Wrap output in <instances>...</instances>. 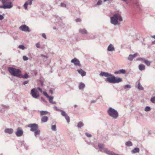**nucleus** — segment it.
I'll return each instance as SVG.
<instances>
[{"label": "nucleus", "instance_id": "obj_25", "mask_svg": "<svg viewBox=\"0 0 155 155\" xmlns=\"http://www.w3.org/2000/svg\"><path fill=\"white\" fill-rule=\"evenodd\" d=\"M48 98L49 99V102L51 104H55V102L53 101V97L51 96H49Z\"/></svg>", "mask_w": 155, "mask_h": 155}, {"label": "nucleus", "instance_id": "obj_32", "mask_svg": "<svg viewBox=\"0 0 155 155\" xmlns=\"http://www.w3.org/2000/svg\"><path fill=\"white\" fill-rule=\"evenodd\" d=\"M84 126V124L82 122H80L78 124L77 126L78 127L80 128Z\"/></svg>", "mask_w": 155, "mask_h": 155}, {"label": "nucleus", "instance_id": "obj_21", "mask_svg": "<svg viewBox=\"0 0 155 155\" xmlns=\"http://www.w3.org/2000/svg\"><path fill=\"white\" fill-rule=\"evenodd\" d=\"M85 85L82 82H80L78 87L79 89L80 90H81L84 88Z\"/></svg>", "mask_w": 155, "mask_h": 155}, {"label": "nucleus", "instance_id": "obj_50", "mask_svg": "<svg viewBox=\"0 0 155 155\" xmlns=\"http://www.w3.org/2000/svg\"><path fill=\"white\" fill-rule=\"evenodd\" d=\"M37 89L41 93H43V91H42V90L39 87L37 88Z\"/></svg>", "mask_w": 155, "mask_h": 155}, {"label": "nucleus", "instance_id": "obj_11", "mask_svg": "<svg viewBox=\"0 0 155 155\" xmlns=\"http://www.w3.org/2000/svg\"><path fill=\"white\" fill-rule=\"evenodd\" d=\"M101 76H104L106 77L110 78L111 76H112V74L109 73L107 72H101L100 74Z\"/></svg>", "mask_w": 155, "mask_h": 155}, {"label": "nucleus", "instance_id": "obj_57", "mask_svg": "<svg viewBox=\"0 0 155 155\" xmlns=\"http://www.w3.org/2000/svg\"><path fill=\"white\" fill-rule=\"evenodd\" d=\"M41 99L44 102H46V101H45V99L43 97H41Z\"/></svg>", "mask_w": 155, "mask_h": 155}, {"label": "nucleus", "instance_id": "obj_15", "mask_svg": "<svg viewBox=\"0 0 155 155\" xmlns=\"http://www.w3.org/2000/svg\"><path fill=\"white\" fill-rule=\"evenodd\" d=\"M103 150L105 153L109 155H114V153L108 150L107 148L104 149Z\"/></svg>", "mask_w": 155, "mask_h": 155}, {"label": "nucleus", "instance_id": "obj_7", "mask_svg": "<svg viewBox=\"0 0 155 155\" xmlns=\"http://www.w3.org/2000/svg\"><path fill=\"white\" fill-rule=\"evenodd\" d=\"M2 3L3 5H4L5 6H10L9 8H8V9L11 8L13 7L12 3L10 0H2Z\"/></svg>", "mask_w": 155, "mask_h": 155}, {"label": "nucleus", "instance_id": "obj_35", "mask_svg": "<svg viewBox=\"0 0 155 155\" xmlns=\"http://www.w3.org/2000/svg\"><path fill=\"white\" fill-rule=\"evenodd\" d=\"M10 7L9 6H5L4 5H3L2 6H0V8H3L4 9H7L8 8H9Z\"/></svg>", "mask_w": 155, "mask_h": 155}, {"label": "nucleus", "instance_id": "obj_28", "mask_svg": "<svg viewBox=\"0 0 155 155\" xmlns=\"http://www.w3.org/2000/svg\"><path fill=\"white\" fill-rule=\"evenodd\" d=\"M124 87L126 91H128L131 88V87L129 84H127L124 86Z\"/></svg>", "mask_w": 155, "mask_h": 155}, {"label": "nucleus", "instance_id": "obj_14", "mask_svg": "<svg viewBox=\"0 0 155 155\" xmlns=\"http://www.w3.org/2000/svg\"><path fill=\"white\" fill-rule=\"evenodd\" d=\"M4 132L6 133L11 134L13 133V130L12 128H7L4 130Z\"/></svg>", "mask_w": 155, "mask_h": 155}, {"label": "nucleus", "instance_id": "obj_54", "mask_svg": "<svg viewBox=\"0 0 155 155\" xmlns=\"http://www.w3.org/2000/svg\"><path fill=\"white\" fill-rule=\"evenodd\" d=\"M28 83V81H25L23 83V84L24 85H25L27 84Z\"/></svg>", "mask_w": 155, "mask_h": 155}, {"label": "nucleus", "instance_id": "obj_47", "mask_svg": "<svg viewBox=\"0 0 155 155\" xmlns=\"http://www.w3.org/2000/svg\"><path fill=\"white\" fill-rule=\"evenodd\" d=\"M55 109L57 111H61V112L63 110L61 109H59L57 108V107L56 106H54Z\"/></svg>", "mask_w": 155, "mask_h": 155}, {"label": "nucleus", "instance_id": "obj_5", "mask_svg": "<svg viewBox=\"0 0 155 155\" xmlns=\"http://www.w3.org/2000/svg\"><path fill=\"white\" fill-rule=\"evenodd\" d=\"M31 94L34 98L38 99L39 97V92L35 88H33L31 90Z\"/></svg>", "mask_w": 155, "mask_h": 155}, {"label": "nucleus", "instance_id": "obj_20", "mask_svg": "<svg viewBox=\"0 0 155 155\" xmlns=\"http://www.w3.org/2000/svg\"><path fill=\"white\" fill-rule=\"evenodd\" d=\"M79 32L82 34H86L87 33V31L84 29H80L79 30Z\"/></svg>", "mask_w": 155, "mask_h": 155}, {"label": "nucleus", "instance_id": "obj_18", "mask_svg": "<svg viewBox=\"0 0 155 155\" xmlns=\"http://www.w3.org/2000/svg\"><path fill=\"white\" fill-rule=\"evenodd\" d=\"M137 83V88L139 90H143V87L141 85L139 81H138Z\"/></svg>", "mask_w": 155, "mask_h": 155}, {"label": "nucleus", "instance_id": "obj_22", "mask_svg": "<svg viewBox=\"0 0 155 155\" xmlns=\"http://www.w3.org/2000/svg\"><path fill=\"white\" fill-rule=\"evenodd\" d=\"M61 114L62 116L65 117L67 121L68 122V117H67V114L63 110H62L61 112Z\"/></svg>", "mask_w": 155, "mask_h": 155}, {"label": "nucleus", "instance_id": "obj_8", "mask_svg": "<svg viewBox=\"0 0 155 155\" xmlns=\"http://www.w3.org/2000/svg\"><path fill=\"white\" fill-rule=\"evenodd\" d=\"M23 132L22 129L20 127L17 128V130L15 133V134L18 137H20L22 136Z\"/></svg>", "mask_w": 155, "mask_h": 155}, {"label": "nucleus", "instance_id": "obj_2", "mask_svg": "<svg viewBox=\"0 0 155 155\" xmlns=\"http://www.w3.org/2000/svg\"><path fill=\"white\" fill-rule=\"evenodd\" d=\"M8 71L12 75L21 78V71L20 69H17L12 67H9Z\"/></svg>", "mask_w": 155, "mask_h": 155}, {"label": "nucleus", "instance_id": "obj_24", "mask_svg": "<svg viewBox=\"0 0 155 155\" xmlns=\"http://www.w3.org/2000/svg\"><path fill=\"white\" fill-rule=\"evenodd\" d=\"M98 147H99L100 151L102 152L103 151V150L102 149V148H103L104 147V144L102 143H99L98 144Z\"/></svg>", "mask_w": 155, "mask_h": 155}, {"label": "nucleus", "instance_id": "obj_41", "mask_svg": "<svg viewBox=\"0 0 155 155\" xmlns=\"http://www.w3.org/2000/svg\"><path fill=\"white\" fill-rule=\"evenodd\" d=\"M18 48H19L23 50H24L25 49V47L24 45H20L18 47Z\"/></svg>", "mask_w": 155, "mask_h": 155}, {"label": "nucleus", "instance_id": "obj_29", "mask_svg": "<svg viewBox=\"0 0 155 155\" xmlns=\"http://www.w3.org/2000/svg\"><path fill=\"white\" fill-rule=\"evenodd\" d=\"M48 113V112L45 110H41L40 111V115L42 116L47 114Z\"/></svg>", "mask_w": 155, "mask_h": 155}, {"label": "nucleus", "instance_id": "obj_36", "mask_svg": "<svg viewBox=\"0 0 155 155\" xmlns=\"http://www.w3.org/2000/svg\"><path fill=\"white\" fill-rule=\"evenodd\" d=\"M119 72L120 74H125L126 73V71L124 69H122L119 70Z\"/></svg>", "mask_w": 155, "mask_h": 155}, {"label": "nucleus", "instance_id": "obj_59", "mask_svg": "<svg viewBox=\"0 0 155 155\" xmlns=\"http://www.w3.org/2000/svg\"><path fill=\"white\" fill-rule=\"evenodd\" d=\"M77 107V105L76 104H75L74 105V108H76Z\"/></svg>", "mask_w": 155, "mask_h": 155}, {"label": "nucleus", "instance_id": "obj_23", "mask_svg": "<svg viewBox=\"0 0 155 155\" xmlns=\"http://www.w3.org/2000/svg\"><path fill=\"white\" fill-rule=\"evenodd\" d=\"M138 68L140 71H143L145 69V67L144 65L140 64L139 65Z\"/></svg>", "mask_w": 155, "mask_h": 155}, {"label": "nucleus", "instance_id": "obj_31", "mask_svg": "<svg viewBox=\"0 0 155 155\" xmlns=\"http://www.w3.org/2000/svg\"><path fill=\"white\" fill-rule=\"evenodd\" d=\"M125 144L127 146H131L133 145L132 142L130 141H128L126 142Z\"/></svg>", "mask_w": 155, "mask_h": 155}, {"label": "nucleus", "instance_id": "obj_6", "mask_svg": "<svg viewBox=\"0 0 155 155\" xmlns=\"http://www.w3.org/2000/svg\"><path fill=\"white\" fill-rule=\"evenodd\" d=\"M28 127L31 128L30 130L32 132L35 131L38 128V124H30L28 125Z\"/></svg>", "mask_w": 155, "mask_h": 155}, {"label": "nucleus", "instance_id": "obj_3", "mask_svg": "<svg viewBox=\"0 0 155 155\" xmlns=\"http://www.w3.org/2000/svg\"><path fill=\"white\" fill-rule=\"evenodd\" d=\"M106 82H108L111 83H117L121 82L122 79L118 77H115L112 74L110 78H107L105 79Z\"/></svg>", "mask_w": 155, "mask_h": 155}, {"label": "nucleus", "instance_id": "obj_1", "mask_svg": "<svg viewBox=\"0 0 155 155\" xmlns=\"http://www.w3.org/2000/svg\"><path fill=\"white\" fill-rule=\"evenodd\" d=\"M123 19L120 15L118 13L114 14L110 18V23L114 25H116L118 23V21H122Z\"/></svg>", "mask_w": 155, "mask_h": 155}, {"label": "nucleus", "instance_id": "obj_45", "mask_svg": "<svg viewBox=\"0 0 155 155\" xmlns=\"http://www.w3.org/2000/svg\"><path fill=\"white\" fill-rule=\"evenodd\" d=\"M23 59L24 61H27L28 59V58L25 56H23Z\"/></svg>", "mask_w": 155, "mask_h": 155}, {"label": "nucleus", "instance_id": "obj_33", "mask_svg": "<svg viewBox=\"0 0 155 155\" xmlns=\"http://www.w3.org/2000/svg\"><path fill=\"white\" fill-rule=\"evenodd\" d=\"M144 63L147 66H149L150 65L151 62L150 61L146 60Z\"/></svg>", "mask_w": 155, "mask_h": 155}, {"label": "nucleus", "instance_id": "obj_9", "mask_svg": "<svg viewBox=\"0 0 155 155\" xmlns=\"http://www.w3.org/2000/svg\"><path fill=\"white\" fill-rule=\"evenodd\" d=\"M19 29L22 31L26 32H30V30L28 27L25 25H22L19 28Z\"/></svg>", "mask_w": 155, "mask_h": 155}, {"label": "nucleus", "instance_id": "obj_63", "mask_svg": "<svg viewBox=\"0 0 155 155\" xmlns=\"http://www.w3.org/2000/svg\"><path fill=\"white\" fill-rule=\"evenodd\" d=\"M68 123L70 121V118H69V117H68Z\"/></svg>", "mask_w": 155, "mask_h": 155}, {"label": "nucleus", "instance_id": "obj_40", "mask_svg": "<svg viewBox=\"0 0 155 155\" xmlns=\"http://www.w3.org/2000/svg\"><path fill=\"white\" fill-rule=\"evenodd\" d=\"M28 75L27 73H25L24 76H22L21 75V78H27L28 77Z\"/></svg>", "mask_w": 155, "mask_h": 155}, {"label": "nucleus", "instance_id": "obj_27", "mask_svg": "<svg viewBox=\"0 0 155 155\" xmlns=\"http://www.w3.org/2000/svg\"><path fill=\"white\" fill-rule=\"evenodd\" d=\"M34 135L36 137H37L38 135H39L40 133V131L39 130L37 129L34 131Z\"/></svg>", "mask_w": 155, "mask_h": 155}, {"label": "nucleus", "instance_id": "obj_55", "mask_svg": "<svg viewBox=\"0 0 155 155\" xmlns=\"http://www.w3.org/2000/svg\"><path fill=\"white\" fill-rule=\"evenodd\" d=\"M25 149L27 150L28 149V147H29V146L27 145H26L25 144Z\"/></svg>", "mask_w": 155, "mask_h": 155}, {"label": "nucleus", "instance_id": "obj_37", "mask_svg": "<svg viewBox=\"0 0 155 155\" xmlns=\"http://www.w3.org/2000/svg\"><path fill=\"white\" fill-rule=\"evenodd\" d=\"M150 110V108L149 106H146L144 109V110L146 111H148Z\"/></svg>", "mask_w": 155, "mask_h": 155}, {"label": "nucleus", "instance_id": "obj_64", "mask_svg": "<svg viewBox=\"0 0 155 155\" xmlns=\"http://www.w3.org/2000/svg\"><path fill=\"white\" fill-rule=\"evenodd\" d=\"M53 29H54V30H55V29H56V28H55V27H53Z\"/></svg>", "mask_w": 155, "mask_h": 155}, {"label": "nucleus", "instance_id": "obj_16", "mask_svg": "<svg viewBox=\"0 0 155 155\" xmlns=\"http://www.w3.org/2000/svg\"><path fill=\"white\" fill-rule=\"evenodd\" d=\"M137 55V54L135 53L134 54H130L127 58V59L128 60L131 61L133 60V59L135 58Z\"/></svg>", "mask_w": 155, "mask_h": 155}, {"label": "nucleus", "instance_id": "obj_60", "mask_svg": "<svg viewBox=\"0 0 155 155\" xmlns=\"http://www.w3.org/2000/svg\"><path fill=\"white\" fill-rule=\"evenodd\" d=\"M151 37H152L154 38L155 39V35L152 36Z\"/></svg>", "mask_w": 155, "mask_h": 155}, {"label": "nucleus", "instance_id": "obj_12", "mask_svg": "<svg viewBox=\"0 0 155 155\" xmlns=\"http://www.w3.org/2000/svg\"><path fill=\"white\" fill-rule=\"evenodd\" d=\"M33 0H28V1L25 2L24 5V7L25 10H28L27 5H31L32 4Z\"/></svg>", "mask_w": 155, "mask_h": 155}, {"label": "nucleus", "instance_id": "obj_30", "mask_svg": "<svg viewBox=\"0 0 155 155\" xmlns=\"http://www.w3.org/2000/svg\"><path fill=\"white\" fill-rule=\"evenodd\" d=\"M51 130L53 131H56L57 130V129L56 125H52L51 127Z\"/></svg>", "mask_w": 155, "mask_h": 155}, {"label": "nucleus", "instance_id": "obj_19", "mask_svg": "<svg viewBox=\"0 0 155 155\" xmlns=\"http://www.w3.org/2000/svg\"><path fill=\"white\" fill-rule=\"evenodd\" d=\"M48 120V117L46 116H44L41 118V121L42 123H45Z\"/></svg>", "mask_w": 155, "mask_h": 155}, {"label": "nucleus", "instance_id": "obj_53", "mask_svg": "<svg viewBox=\"0 0 155 155\" xmlns=\"http://www.w3.org/2000/svg\"><path fill=\"white\" fill-rule=\"evenodd\" d=\"M42 36L45 39L46 38V35H45V34H42Z\"/></svg>", "mask_w": 155, "mask_h": 155}, {"label": "nucleus", "instance_id": "obj_52", "mask_svg": "<svg viewBox=\"0 0 155 155\" xmlns=\"http://www.w3.org/2000/svg\"><path fill=\"white\" fill-rule=\"evenodd\" d=\"M114 73L115 74H120V72H119V70L118 71H117L114 72Z\"/></svg>", "mask_w": 155, "mask_h": 155}, {"label": "nucleus", "instance_id": "obj_34", "mask_svg": "<svg viewBox=\"0 0 155 155\" xmlns=\"http://www.w3.org/2000/svg\"><path fill=\"white\" fill-rule=\"evenodd\" d=\"M41 57L43 58V60L45 61H46L48 58L47 56L42 54H41Z\"/></svg>", "mask_w": 155, "mask_h": 155}, {"label": "nucleus", "instance_id": "obj_56", "mask_svg": "<svg viewBox=\"0 0 155 155\" xmlns=\"http://www.w3.org/2000/svg\"><path fill=\"white\" fill-rule=\"evenodd\" d=\"M96 101V100H93L91 101V104L94 103H95Z\"/></svg>", "mask_w": 155, "mask_h": 155}, {"label": "nucleus", "instance_id": "obj_39", "mask_svg": "<svg viewBox=\"0 0 155 155\" xmlns=\"http://www.w3.org/2000/svg\"><path fill=\"white\" fill-rule=\"evenodd\" d=\"M146 59L143 58H138L137 59L138 61H143L144 63Z\"/></svg>", "mask_w": 155, "mask_h": 155}, {"label": "nucleus", "instance_id": "obj_17", "mask_svg": "<svg viewBox=\"0 0 155 155\" xmlns=\"http://www.w3.org/2000/svg\"><path fill=\"white\" fill-rule=\"evenodd\" d=\"M77 71L82 76H84L86 75V72L81 69L77 70Z\"/></svg>", "mask_w": 155, "mask_h": 155}, {"label": "nucleus", "instance_id": "obj_48", "mask_svg": "<svg viewBox=\"0 0 155 155\" xmlns=\"http://www.w3.org/2000/svg\"><path fill=\"white\" fill-rule=\"evenodd\" d=\"M86 135L88 137H91L92 136L91 135L88 134L87 133H85Z\"/></svg>", "mask_w": 155, "mask_h": 155}, {"label": "nucleus", "instance_id": "obj_46", "mask_svg": "<svg viewBox=\"0 0 155 155\" xmlns=\"http://www.w3.org/2000/svg\"><path fill=\"white\" fill-rule=\"evenodd\" d=\"M102 1L101 0H99L97 3V5H100L102 4Z\"/></svg>", "mask_w": 155, "mask_h": 155}, {"label": "nucleus", "instance_id": "obj_26", "mask_svg": "<svg viewBox=\"0 0 155 155\" xmlns=\"http://www.w3.org/2000/svg\"><path fill=\"white\" fill-rule=\"evenodd\" d=\"M139 149L138 148L135 147L132 150V152L133 153H136L139 152Z\"/></svg>", "mask_w": 155, "mask_h": 155}, {"label": "nucleus", "instance_id": "obj_42", "mask_svg": "<svg viewBox=\"0 0 155 155\" xmlns=\"http://www.w3.org/2000/svg\"><path fill=\"white\" fill-rule=\"evenodd\" d=\"M43 94L47 98L48 97L50 96H49L47 93L45 91H43Z\"/></svg>", "mask_w": 155, "mask_h": 155}, {"label": "nucleus", "instance_id": "obj_61", "mask_svg": "<svg viewBox=\"0 0 155 155\" xmlns=\"http://www.w3.org/2000/svg\"><path fill=\"white\" fill-rule=\"evenodd\" d=\"M114 155H120L119 154H116L115 153H114Z\"/></svg>", "mask_w": 155, "mask_h": 155}, {"label": "nucleus", "instance_id": "obj_10", "mask_svg": "<svg viewBox=\"0 0 155 155\" xmlns=\"http://www.w3.org/2000/svg\"><path fill=\"white\" fill-rule=\"evenodd\" d=\"M71 62L74 63L75 66H81L79 61L75 58L71 60Z\"/></svg>", "mask_w": 155, "mask_h": 155}, {"label": "nucleus", "instance_id": "obj_58", "mask_svg": "<svg viewBox=\"0 0 155 155\" xmlns=\"http://www.w3.org/2000/svg\"><path fill=\"white\" fill-rule=\"evenodd\" d=\"M122 0L125 2H126V4H128V2H127V0Z\"/></svg>", "mask_w": 155, "mask_h": 155}, {"label": "nucleus", "instance_id": "obj_49", "mask_svg": "<svg viewBox=\"0 0 155 155\" xmlns=\"http://www.w3.org/2000/svg\"><path fill=\"white\" fill-rule=\"evenodd\" d=\"M36 47L37 48H40V45L39 43H37L35 45Z\"/></svg>", "mask_w": 155, "mask_h": 155}, {"label": "nucleus", "instance_id": "obj_38", "mask_svg": "<svg viewBox=\"0 0 155 155\" xmlns=\"http://www.w3.org/2000/svg\"><path fill=\"white\" fill-rule=\"evenodd\" d=\"M150 101L152 103H155V96L152 97L151 98Z\"/></svg>", "mask_w": 155, "mask_h": 155}, {"label": "nucleus", "instance_id": "obj_4", "mask_svg": "<svg viewBox=\"0 0 155 155\" xmlns=\"http://www.w3.org/2000/svg\"><path fill=\"white\" fill-rule=\"evenodd\" d=\"M108 115L114 119H116L118 116V113L117 111L111 107H110L107 110Z\"/></svg>", "mask_w": 155, "mask_h": 155}, {"label": "nucleus", "instance_id": "obj_51", "mask_svg": "<svg viewBox=\"0 0 155 155\" xmlns=\"http://www.w3.org/2000/svg\"><path fill=\"white\" fill-rule=\"evenodd\" d=\"M77 22H80L81 21V20L80 18H77L75 20Z\"/></svg>", "mask_w": 155, "mask_h": 155}, {"label": "nucleus", "instance_id": "obj_44", "mask_svg": "<svg viewBox=\"0 0 155 155\" xmlns=\"http://www.w3.org/2000/svg\"><path fill=\"white\" fill-rule=\"evenodd\" d=\"M4 15L5 14L4 13L2 15H0V20H2L4 18Z\"/></svg>", "mask_w": 155, "mask_h": 155}, {"label": "nucleus", "instance_id": "obj_43", "mask_svg": "<svg viewBox=\"0 0 155 155\" xmlns=\"http://www.w3.org/2000/svg\"><path fill=\"white\" fill-rule=\"evenodd\" d=\"M61 7H64V8H66V5L64 3H61Z\"/></svg>", "mask_w": 155, "mask_h": 155}, {"label": "nucleus", "instance_id": "obj_62", "mask_svg": "<svg viewBox=\"0 0 155 155\" xmlns=\"http://www.w3.org/2000/svg\"><path fill=\"white\" fill-rule=\"evenodd\" d=\"M50 92L51 94H52V90H50Z\"/></svg>", "mask_w": 155, "mask_h": 155}, {"label": "nucleus", "instance_id": "obj_13", "mask_svg": "<svg viewBox=\"0 0 155 155\" xmlns=\"http://www.w3.org/2000/svg\"><path fill=\"white\" fill-rule=\"evenodd\" d=\"M107 51H114L115 49L114 46L111 44H110L107 48Z\"/></svg>", "mask_w": 155, "mask_h": 155}]
</instances>
